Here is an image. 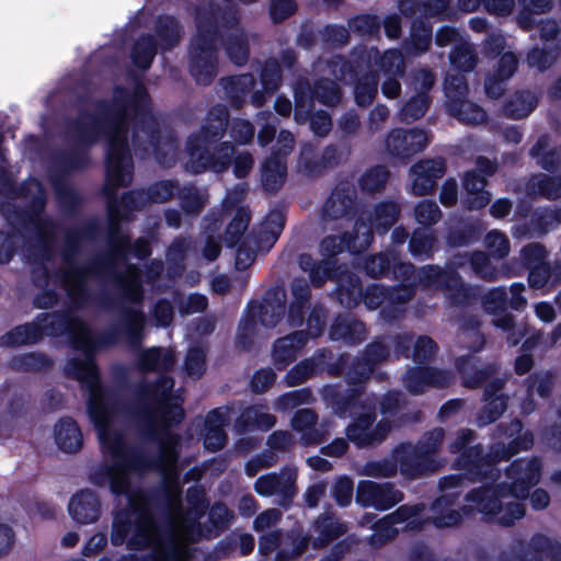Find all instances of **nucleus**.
Here are the masks:
<instances>
[{"instance_id":"nucleus-6","label":"nucleus","mask_w":561,"mask_h":561,"mask_svg":"<svg viewBox=\"0 0 561 561\" xmlns=\"http://www.w3.org/2000/svg\"><path fill=\"white\" fill-rule=\"evenodd\" d=\"M173 388V381L162 378L159 386L154 389L152 396L161 402L159 414L152 421L154 427L164 428L173 423L180 422L183 417V410L178 397H172L170 391Z\"/></svg>"},{"instance_id":"nucleus-4","label":"nucleus","mask_w":561,"mask_h":561,"mask_svg":"<svg viewBox=\"0 0 561 561\" xmlns=\"http://www.w3.org/2000/svg\"><path fill=\"white\" fill-rule=\"evenodd\" d=\"M130 179L131 161L126 153V135L121 127H117L108 138L107 187L127 185Z\"/></svg>"},{"instance_id":"nucleus-26","label":"nucleus","mask_w":561,"mask_h":561,"mask_svg":"<svg viewBox=\"0 0 561 561\" xmlns=\"http://www.w3.org/2000/svg\"><path fill=\"white\" fill-rule=\"evenodd\" d=\"M439 208L435 203H421L415 209L416 220L422 225H431L439 218Z\"/></svg>"},{"instance_id":"nucleus-36","label":"nucleus","mask_w":561,"mask_h":561,"mask_svg":"<svg viewBox=\"0 0 561 561\" xmlns=\"http://www.w3.org/2000/svg\"><path fill=\"white\" fill-rule=\"evenodd\" d=\"M381 66L388 72H392V73L401 72L403 69L402 55L396 50L387 51L381 59Z\"/></svg>"},{"instance_id":"nucleus-44","label":"nucleus","mask_w":561,"mask_h":561,"mask_svg":"<svg viewBox=\"0 0 561 561\" xmlns=\"http://www.w3.org/2000/svg\"><path fill=\"white\" fill-rule=\"evenodd\" d=\"M513 5L514 0H485L486 10L499 15L508 14Z\"/></svg>"},{"instance_id":"nucleus-25","label":"nucleus","mask_w":561,"mask_h":561,"mask_svg":"<svg viewBox=\"0 0 561 561\" xmlns=\"http://www.w3.org/2000/svg\"><path fill=\"white\" fill-rule=\"evenodd\" d=\"M377 92V81L374 77L367 78L356 87L355 99L359 105H367Z\"/></svg>"},{"instance_id":"nucleus-31","label":"nucleus","mask_w":561,"mask_h":561,"mask_svg":"<svg viewBox=\"0 0 561 561\" xmlns=\"http://www.w3.org/2000/svg\"><path fill=\"white\" fill-rule=\"evenodd\" d=\"M387 171L381 168H375L365 174L363 178V186L366 190L374 191L382 185L387 180Z\"/></svg>"},{"instance_id":"nucleus-22","label":"nucleus","mask_w":561,"mask_h":561,"mask_svg":"<svg viewBox=\"0 0 561 561\" xmlns=\"http://www.w3.org/2000/svg\"><path fill=\"white\" fill-rule=\"evenodd\" d=\"M156 49L151 37L141 38L135 46L133 51L134 62L140 68H148Z\"/></svg>"},{"instance_id":"nucleus-8","label":"nucleus","mask_w":561,"mask_h":561,"mask_svg":"<svg viewBox=\"0 0 561 561\" xmlns=\"http://www.w3.org/2000/svg\"><path fill=\"white\" fill-rule=\"evenodd\" d=\"M427 145V136L421 130H394L386 141L389 152L396 156L408 157L416 153Z\"/></svg>"},{"instance_id":"nucleus-43","label":"nucleus","mask_w":561,"mask_h":561,"mask_svg":"<svg viewBox=\"0 0 561 561\" xmlns=\"http://www.w3.org/2000/svg\"><path fill=\"white\" fill-rule=\"evenodd\" d=\"M280 517L277 510H267L259 515L254 522L255 528L262 530L274 525Z\"/></svg>"},{"instance_id":"nucleus-10","label":"nucleus","mask_w":561,"mask_h":561,"mask_svg":"<svg viewBox=\"0 0 561 561\" xmlns=\"http://www.w3.org/2000/svg\"><path fill=\"white\" fill-rule=\"evenodd\" d=\"M68 510L75 520L88 524L99 518L100 503L92 492L84 490L71 497Z\"/></svg>"},{"instance_id":"nucleus-49","label":"nucleus","mask_w":561,"mask_h":561,"mask_svg":"<svg viewBox=\"0 0 561 561\" xmlns=\"http://www.w3.org/2000/svg\"><path fill=\"white\" fill-rule=\"evenodd\" d=\"M294 11V7L288 0H279L273 3L271 12L275 21H279L288 16Z\"/></svg>"},{"instance_id":"nucleus-42","label":"nucleus","mask_w":561,"mask_h":561,"mask_svg":"<svg viewBox=\"0 0 561 561\" xmlns=\"http://www.w3.org/2000/svg\"><path fill=\"white\" fill-rule=\"evenodd\" d=\"M387 265V259L380 254L367 260L365 268L371 276L377 277L386 271Z\"/></svg>"},{"instance_id":"nucleus-61","label":"nucleus","mask_w":561,"mask_h":561,"mask_svg":"<svg viewBox=\"0 0 561 561\" xmlns=\"http://www.w3.org/2000/svg\"><path fill=\"white\" fill-rule=\"evenodd\" d=\"M510 209V202L505 199H500L492 205L491 213L494 217L501 218L507 215Z\"/></svg>"},{"instance_id":"nucleus-38","label":"nucleus","mask_w":561,"mask_h":561,"mask_svg":"<svg viewBox=\"0 0 561 561\" xmlns=\"http://www.w3.org/2000/svg\"><path fill=\"white\" fill-rule=\"evenodd\" d=\"M280 488V480L275 476L260 478L255 482V490L262 495H271Z\"/></svg>"},{"instance_id":"nucleus-21","label":"nucleus","mask_w":561,"mask_h":561,"mask_svg":"<svg viewBox=\"0 0 561 561\" xmlns=\"http://www.w3.org/2000/svg\"><path fill=\"white\" fill-rule=\"evenodd\" d=\"M536 104V98L531 93H523L510 102L506 112L513 118H523L533 112Z\"/></svg>"},{"instance_id":"nucleus-58","label":"nucleus","mask_w":561,"mask_h":561,"mask_svg":"<svg viewBox=\"0 0 561 561\" xmlns=\"http://www.w3.org/2000/svg\"><path fill=\"white\" fill-rule=\"evenodd\" d=\"M457 33L450 28L440 30L436 35V43L438 46H446L457 39Z\"/></svg>"},{"instance_id":"nucleus-15","label":"nucleus","mask_w":561,"mask_h":561,"mask_svg":"<svg viewBox=\"0 0 561 561\" xmlns=\"http://www.w3.org/2000/svg\"><path fill=\"white\" fill-rule=\"evenodd\" d=\"M178 439L174 436L167 435L161 443V463L159 465L168 483L172 484L175 479L174 461L176 458L175 445Z\"/></svg>"},{"instance_id":"nucleus-19","label":"nucleus","mask_w":561,"mask_h":561,"mask_svg":"<svg viewBox=\"0 0 561 561\" xmlns=\"http://www.w3.org/2000/svg\"><path fill=\"white\" fill-rule=\"evenodd\" d=\"M425 380L427 383L436 386V387H443L447 383V375L438 371V370H425V371H414L411 373L407 379V387L412 393H420L422 392V388H419L415 385L416 380Z\"/></svg>"},{"instance_id":"nucleus-23","label":"nucleus","mask_w":561,"mask_h":561,"mask_svg":"<svg viewBox=\"0 0 561 561\" xmlns=\"http://www.w3.org/2000/svg\"><path fill=\"white\" fill-rule=\"evenodd\" d=\"M485 245L493 257H504L510 251L508 239L496 230L488 233Z\"/></svg>"},{"instance_id":"nucleus-45","label":"nucleus","mask_w":561,"mask_h":561,"mask_svg":"<svg viewBox=\"0 0 561 561\" xmlns=\"http://www.w3.org/2000/svg\"><path fill=\"white\" fill-rule=\"evenodd\" d=\"M14 534L12 529L0 524V557L7 554L13 547Z\"/></svg>"},{"instance_id":"nucleus-55","label":"nucleus","mask_w":561,"mask_h":561,"mask_svg":"<svg viewBox=\"0 0 561 561\" xmlns=\"http://www.w3.org/2000/svg\"><path fill=\"white\" fill-rule=\"evenodd\" d=\"M528 62L531 66L538 67L540 69H543V68L548 67L551 64V61H548L545 53L542 50H539V49H534L528 55Z\"/></svg>"},{"instance_id":"nucleus-2","label":"nucleus","mask_w":561,"mask_h":561,"mask_svg":"<svg viewBox=\"0 0 561 561\" xmlns=\"http://www.w3.org/2000/svg\"><path fill=\"white\" fill-rule=\"evenodd\" d=\"M508 474L514 479L510 492L505 489L473 492L468 495V506L502 525H511L522 518L525 513L524 506L516 500L526 497L529 486L538 482L540 466L537 461L520 462L515 465Z\"/></svg>"},{"instance_id":"nucleus-5","label":"nucleus","mask_w":561,"mask_h":561,"mask_svg":"<svg viewBox=\"0 0 561 561\" xmlns=\"http://www.w3.org/2000/svg\"><path fill=\"white\" fill-rule=\"evenodd\" d=\"M445 91L449 100L451 115L467 124H479L484 122L485 112L477 104L462 98L467 93V85L462 77H448L445 81Z\"/></svg>"},{"instance_id":"nucleus-3","label":"nucleus","mask_w":561,"mask_h":561,"mask_svg":"<svg viewBox=\"0 0 561 561\" xmlns=\"http://www.w3.org/2000/svg\"><path fill=\"white\" fill-rule=\"evenodd\" d=\"M67 332L78 348L88 353L92 348L90 333L84 324L77 319H66L59 316H46L43 323L21 325L1 339V344L19 346L34 343L46 334H61Z\"/></svg>"},{"instance_id":"nucleus-32","label":"nucleus","mask_w":561,"mask_h":561,"mask_svg":"<svg viewBox=\"0 0 561 561\" xmlns=\"http://www.w3.org/2000/svg\"><path fill=\"white\" fill-rule=\"evenodd\" d=\"M353 494V483L350 479L343 478L337 481L334 489V497L341 506L351 503Z\"/></svg>"},{"instance_id":"nucleus-13","label":"nucleus","mask_w":561,"mask_h":561,"mask_svg":"<svg viewBox=\"0 0 561 561\" xmlns=\"http://www.w3.org/2000/svg\"><path fill=\"white\" fill-rule=\"evenodd\" d=\"M370 425L371 421L369 416L359 419L355 424L347 428V437L359 446L368 445L382 438L386 428L382 427V432H375L369 428Z\"/></svg>"},{"instance_id":"nucleus-40","label":"nucleus","mask_w":561,"mask_h":561,"mask_svg":"<svg viewBox=\"0 0 561 561\" xmlns=\"http://www.w3.org/2000/svg\"><path fill=\"white\" fill-rule=\"evenodd\" d=\"M516 57L514 54L506 53L500 59L499 76L502 80L510 78L516 68Z\"/></svg>"},{"instance_id":"nucleus-37","label":"nucleus","mask_w":561,"mask_h":561,"mask_svg":"<svg viewBox=\"0 0 561 561\" xmlns=\"http://www.w3.org/2000/svg\"><path fill=\"white\" fill-rule=\"evenodd\" d=\"M275 379V375L272 369L259 370L252 379V388L255 392H263L267 389Z\"/></svg>"},{"instance_id":"nucleus-34","label":"nucleus","mask_w":561,"mask_h":561,"mask_svg":"<svg viewBox=\"0 0 561 561\" xmlns=\"http://www.w3.org/2000/svg\"><path fill=\"white\" fill-rule=\"evenodd\" d=\"M138 530L139 538L136 540H128L129 545L145 546L152 542L153 537L156 535V529L152 520L149 517H145L142 524L138 526Z\"/></svg>"},{"instance_id":"nucleus-63","label":"nucleus","mask_w":561,"mask_h":561,"mask_svg":"<svg viewBox=\"0 0 561 561\" xmlns=\"http://www.w3.org/2000/svg\"><path fill=\"white\" fill-rule=\"evenodd\" d=\"M399 91L400 84L393 78H389L382 83V92L387 98L396 96L399 93Z\"/></svg>"},{"instance_id":"nucleus-62","label":"nucleus","mask_w":561,"mask_h":561,"mask_svg":"<svg viewBox=\"0 0 561 561\" xmlns=\"http://www.w3.org/2000/svg\"><path fill=\"white\" fill-rule=\"evenodd\" d=\"M488 257L483 253H477L472 257V265L483 277H490L491 273H489L484 268V264L486 263Z\"/></svg>"},{"instance_id":"nucleus-29","label":"nucleus","mask_w":561,"mask_h":561,"mask_svg":"<svg viewBox=\"0 0 561 561\" xmlns=\"http://www.w3.org/2000/svg\"><path fill=\"white\" fill-rule=\"evenodd\" d=\"M417 508L401 507L396 513L388 516L385 523L390 525H398L407 522V525L403 526L401 529L413 527L414 520H411V518L417 514Z\"/></svg>"},{"instance_id":"nucleus-53","label":"nucleus","mask_w":561,"mask_h":561,"mask_svg":"<svg viewBox=\"0 0 561 561\" xmlns=\"http://www.w3.org/2000/svg\"><path fill=\"white\" fill-rule=\"evenodd\" d=\"M416 357L424 358L434 351V342L430 337H420L415 344Z\"/></svg>"},{"instance_id":"nucleus-52","label":"nucleus","mask_w":561,"mask_h":561,"mask_svg":"<svg viewBox=\"0 0 561 561\" xmlns=\"http://www.w3.org/2000/svg\"><path fill=\"white\" fill-rule=\"evenodd\" d=\"M457 199V186L453 181H448L444 184L440 194V201L444 205H453Z\"/></svg>"},{"instance_id":"nucleus-18","label":"nucleus","mask_w":561,"mask_h":561,"mask_svg":"<svg viewBox=\"0 0 561 561\" xmlns=\"http://www.w3.org/2000/svg\"><path fill=\"white\" fill-rule=\"evenodd\" d=\"M285 164L279 157L267 160L263 165V182L268 190H276L284 181Z\"/></svg>"},{"instance_id":"nucleus-12","label":"nucleus","mask_w":561,"mask_h":561,"mask_svg":"<svg viewBox=\"0 0 561 561\" xmlns=\"http://www.w3.org/2000/svg\"><path fill=\"white\" fill-rule=\"evenodd\" d=\"M306 342L302 333L279 339L274 345L273 356L277 364L286 365L293 360L299 347Z\"/></svg>"},{"instance_id":"nucleus-64","label":"nucleus","mask_w":561,"mask_h":561,"mask_svg":"<svg viewBox=\"0 0 561 561\" xmlns=\"http://www.w3.org/2000/svg\"><path fill=\"white\" fill-rule=\"evenodd\" d=\"M188 304L187 312H201L206 308V298L203 296H191Z\"/></svg>"},{"instance_id":"nucleus-30","label":"nucleus","mask_w":561,"mask_h":561,"mask_svg":"<svg viewBox=\"0 0 561 561\" xmlns=\"http://www.w3.org/2000/svg\"><path fill=\"white\" fill-rule=\"evenodd\" d=\"M317 98L325 104H334L340 98L336 84L332 81H325L317 88Z\"/></svg>"},{"instance_id":"nucleus-9","label":"nucleus","mask_w":561,"mask_h":561,"mask_svg":"<svg viewBox=\"0 0 561 561\" xmlns=\"http://www.w3.org/2000/svg\"><path fill=\"white\" fill-rule=\"evenodd\" d=\"M443 174L444 163L442 161H422L415 164L411 170L413 192L417 195L427 194Z\"/></svg>"},{"instance_id":"nucleus-54","label":"nucleus","mask_w":561,"mask_h":561,"mask_svg":"<svg viewBox=\"0 0 561 561\" xmlns=\"http://www.w3.org/2000/svg\"><path fill=\"white\" fill-rule=\"evenodd\" d=\"M434 520L439 527L451 526L460 520V515L456 511H448L444 515L434 516Z\"/></svg>"},{"instance_id":"nucleus-16","label":"nucleus","mask_w":561,"mask_h":561,"mask_svg":"<svg viewBox=\"0 0 561 561\" xmlns=\"http://www.w3.org/2000/svg\"><path fill=\"white\" fill-rule=\"evenodd\" d=\"M224 420L219 412H213L207 419V432L205 446L210 450H218L222 447L226 436L222 432Z\"/></svg>"},{"instance_id":"nucleus-28","label":"nucleus","mask_w":561,"mask_h":561,"mask_svg":"<svg viewBox=\"0 0 561 561\" xmlns=\"http://www.w3.org/2000/svg\"><path fill=\"white\" fill-rule=\"evenodd\" d=\"M187 373L193 377H198L204 371V353L201 348H192L186 357Z\"/></svg>"},{"instance_id":"nucleus-59","label":"nucleus","mask_w":561,"mask_h":561,"mask_svg":"<svg viewBox=\"0 0 561 561\" xmlns=\"http://www.w3.org/2000/svg\"><path fill=\"white\" fill-rule=\"evenodd\" d=\"M127 539V525L117 517L114 524L113 541L122 543Z\"/></svg>"},{"instance_id":"nucleus-11","label":"nucleus","mask_w":561,"mask_h":561,"mask_svg":"<svg viewBox=\"0 0 561 561\" xmlns=\"http://www.w3.org/2000/svg\"><path fill=\"white\" fill-rule=\"evenodd\" d=\"M54 439L59 449L65 453H76L82 447V434L71 419H60L54 426Z\"/></svg>"},{"instance_id":"nucleus-51","label":"nucleus","mask_w":561,"mask_h":561,"mask_svg":"<svg viewBox=\"0 0 561 561\" xmlns=\"http://www.w3.org/2000/svg\"><path fill=\"white\" fill-rule=\"evenodd\" d=\"M253 165V160L249 154H240L234 162V173L237 176H244Z\"/></svg>"},{"instance_id":"nucleus-60","label":"nucleus","mask_w":561,"mask_h":561,"mask_svg":"<svg viewBox=\"0 0 561 561\" xmlns=\"http://www.w3.org/2000/svg\"><path fill=\"white\" fill-rule=\"evenodd\" d=\"M536 314L542 321L550 322L554 318V310L548 304H538L536 306Z\"/></svg>"},{"instance_id":"nucleus-39","label":"nucleus","mask_w":561,"mask_h":561,"mask_svg":"<svg viewBox=\"0 0 561 561\" xmlns=\"http://www.w3.org/2000/svg\"><path fill=\"white\" fill-rule=\"evenodd\" d=\"M310 125L317 135L323 136L329 133L331 121L324 112H320L311 116Z\"/></svg>"},{"instance_id":"nucleus-56","label":"nucleus","mask_w":561,"mask_h":561,"mask_svg":"<svg viewBox=\"0 0 561 561\" xmlns=\"http://www.w3.org/2000/svg\"><path fill=\"white\" fill-rule=\"evenodd\" d=\"M321 247L328 254H335L344 248L342 241L337 237H328L323 239Z\"/></svg>"},{"instance_id":"nucleus-48","label":"nucleus","mask_w":561,"mask_h":561,"mask_svg":"<svg viewBox=\"0 0 561 561\" xmlns=\"http://www.w3.org/2000/svg\"><path fill=\"white\" fill-rule=\"evenodd\" d=\"M173 311L168 302H160L154 310V318L159 325H169L172 321Z\"/></svg>"},{"instance_id":"nucleus-27","label":"nucleus","mask_w":561,"mask_h":561,"mask_svg":"<svg viewBox=\"0 0 561 561\" xmlns=\"http://www.w3.org/2000/svg\"><path fill=\"white\" fill-rule=\"evenodd\" d=\"M249 224V216L245 213H239L238 216L230 222L227 229L229 238L227 241L232 245L239 237L247 230Z\"/></svg>"},{"instance_id":"nucleus-57","label":"nucleus","mask_w":561,"mask_h":561,"mask_svg":"<svg viewBox=\"0 0 561 561\" xmlns=\"http://www.w3.org/2000/svg\"><path fill=\"white\" fill-rule=\"evenodd\" d=\"M530 502L536 510L545 508L549 504V495L543 490H536L530 496Z\"/></svg>"},{"instance_id":"nucleus-14","label":"nucleus","mask_w":561,"mask_h":561,"mask_svg":"<svg viewBox=\"0 0 561 561\" xmlns=\"http://www.w3.org/2000/svg\"><path fill=\"white\" fill-rule=\"evenodd\" d=\"M485 181L474 173H467L465 178V187L469 194L468 203L472 208H479L486 205L490 196L483 191Z\"/></svg>"},{"instance_id":"nucleus-47","label":"nucleus","mask_w":561,"mask_h":561,"mask_svg":"<svg viewBox=\"0 0 561 561\" xmlns=\"http://www.w3.org/2000/svg\"><path fill=\"white\" fill-rule=\"evenodd\" d=\"M314 422L316 415L310 410H299L293 420L294 427L300 431L313 425Z\"/></svg>"},{"instance_id":"nucleus-20","label":"nucleus","mask_w":561,"mask_h":561,"mask_svg":"<svg viewBox=\"0 0 561 561\" xmlns=\"http://www.w3.org/2000/svg\"><path fill=\"white\" fill-rule=\"evenodd\" d=\"M191 520V515L185 518L182 517L175 527V536L178 541L174 551L175 561H186V549L184 548V542L193 539Z\"/></svg>"},{"instance_id":"nucleus-35","label":"nucleus","mask_w":561,"mask_h":561,"mask_svg":"<svg viewBox=\"0 0 561 561\" xmlns=\"http://www.w3.org/2000/svg\"><path fill=\"white\" fill-rule=\"evenodd\" d=\"M227 51L231 60L238 65L243 64L248 57V49L242 37L229 42Z\"/></svg>"},{"instance_id":"nucleus-1","label":"nucleus","mask_w":561,"mask_h":561,"mask_svg":"<svg viewBox=\"0 0 561 561\" xmlns=\"http://www.w3.org/2000/svg\"><path fill=\"white\" fill-rule=\"evenodd\" d=\"M66 370L88 388L89 416L98 431L106 461L112 462L99 467L92 474V481L100 486L108 484L115 494L124 493L127 490V471L136 467L125 450L121 434L113 426L116 404L100 389L94 364L88 356L83 360H69Z\"/></svg>"},{"instance_id":"nucleus-24","label":"nucleus","mask_w":561,"mask_h":561,"mask_svg":"<svg viewBox=\"0 0 561 561\" xmlns=\"http://www.w3.org/2000/svg\"><path fill=\"white\" fill-rule=\"evenodd\" d=\"M427 98L424 94H420L416 98L410 100L402 110V116L405 119H416L421 117L427 108Z\"/></svg>"},{"instance_id":"nucleus-50","label":"nucleus","mask_w":561,"mask_h":561,"mask_svg":"<svg viewBox=\"0 0 561 561\" xmlns=\"http://www.w3.org/2000/svg\"><path fill=\"white\" fill-rule=\"evenodd\" d=\"M505 400L502 398H494L491 402H489L488 408L491 410L490 415L486 417L482 416V423H489L495 421L501 413L505 410Z\"/></svg>"},{"instance_id":"nucleus-17","label":"nucleus","mask_w":561,"mask_h":561,"mask_svg":"<svg viewBox=\"0 0 561 561\" xmlns=\"http://www.w3.org/2000/svg\"><path fill=\"white\" fill-rule=\"evenodd\" d=\"M174 363L170 350L150 348L141 355V366L146 369H168Z\"/></svg>"},{"instance_id":"nucleus-7","label":"nucleus","mask_w":561,"mask_h":561,"mask_svg":"<svg viewBox=\"0 0 561 561\" xmlns=\"http://www.w3.org/2000/svg\"><path fill=\"white\" fill-rule=\"evenodd\" d=\"M401 501V493L389 484H377L371 481H363L358 484L357 502L364 506H375L386 510Z\"/></svg>"},{"instance_id":"nucleus-41","label":"nucleus","mask_w":561,"mask_h":561,"mask_svg":"<svg viewBox=\"0 0 561 561\" xmlns=\"http://www.w3.org/2000/svg\"><path fill=\"white\" fill-rule=\"evenodd\" d=\"M232 134L239 142H248L254 135V128L250 123L240 121L233 125Z\"/></svg>"},{"instance_id":"nucleus-46","label":"nucleus","mask_w":561,"mask_h":561,"mask_svg":"<svg viewBox=\"0 0 561 561\" xmlns=\"http://www.w3.org/2000/svg\"><path fill=\"white\" fill-rule=\"evenodd\" d=\"M549 147L548 140L546 138L540 139L537 145L533 148V154L539 159V163L546 168L550 169L553 167L552 160L548 158L547 148Z\"/></svg>"},{"instance_id":"nucleus-33","label":"nucleus","mask_w":561,"mask_h":561,"mask_svg":"<svg viewBox=\"0 0 561 561\" xmlns=\"http://www.w3.org/2000/svg\"><path fill=\"white\" fill-rule=\"evenodd\" d=\"M398 209L393 204L381 205L376 209L377 227L387 228L391 226L397 218Z\"/></svg>"}]
</instances>
